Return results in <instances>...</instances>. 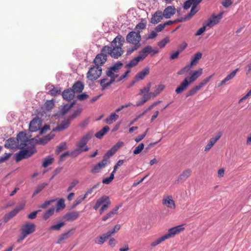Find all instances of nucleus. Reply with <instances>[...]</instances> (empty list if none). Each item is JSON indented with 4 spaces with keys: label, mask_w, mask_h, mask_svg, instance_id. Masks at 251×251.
<instances>
[{
    "label": "nucleus",
    "mask_w": 251,
    "mask_h": 251,
    "mask_svg": "<svg viewBox=\"0 0 251 251\" xmlns=\"http://www.w3.org/2000/svg\"><path fill=\"white\" fill-rule=\"evenodd\" d=\"M41 121L39 119H34L30 123L29 129L31 132H35L40 128Z\"/></svg>",
    "instance_id": "nucleus-13"
},
{
    "label": "nucleus",
    "mask_w": 251,
    "mask_h": 251,
    "mask_svg": "<svg viewBox=\"0 0 251 251\" xmlns=\"http://www.w3.org/2000/svg\"><path fill=\"white\" fill-rule=\"evenodd\" d=\"M145 51V52L147 53V54H151V56H152L155 54H156L158 52V49L157 48H155L153 49L151 46H147L144 48Z\"/></svg>",
    "instance_id": "nucleus-28"
},
{
    "label": "nucleus",
    "mask_w": 251,
    "mask_h": 251,
    "mask_svg": "<svg viewBox=\"0 0 251 251\" xmlns=\"http://www.w3.org/2000/svg\"><path fill=\"white\" fill-rule=\"evenodd\" d=\"M221 135L222 134L221 133H218L215 136L211 138L205 147L204 151H207L211 149L214 145L219 140Z\"/></svg>",
    "instance_id": "nucleus-12"
},
{
    "label": "nucleus",
    "mask_w": 251,
    "mask_h": 251,
    "mask_svg": "<svg viewBox=\"0 0 251 251\" xmlns=\"http://www.w3.org/2000/svg\"><path fill=\"white\" fill-rule=\"evenodd\" d=\"M71 230L67 232L62 234L58 238L57 241H56L57 244H60L61 242L63 240L67 239L69 237V233Z\"/></svg>",
    "instance_id": "nucleus-45"
},
{
    "label": "nucleus",
    "mask_w": 251,
    "mask_h": 251,
    "mask_svg": "<svg viewBox=\"0 0 251 251\" xmlns=\"http://www.w3.org/2000/svg\"><path fill=\"white\" fill-rule=\"evenodd\" d=\"M222 13L218 14L217 16H212L207 21L206 25L211 27L217 24L222 18Z\"/></svg>",
    "instance_id": "nucleus-17"
},
{
    "label": "nucleus",
    "mask_w": 251,
    "mask_h": 251,
    "mask_svg": "<svg viewBox=\"0 0 251 251\" xmlns=\"http://www.w3.org/2000/svg\"><path fill=\"white\" fill-rule=\"evenodd\" d=\"M198 10L197 9L196 6L192 5L190 13L187 15L183 21L189 20L192 16L194 15L198 12Z\"/></svg>",
    "instance_id": "nucleus-42"
},
{
    "label": "nucleus",
    "mask_w": 251,
    "mask_h": 251,
    "mask_svg": "<svg viewBox=\"0 0 251 251\" xmlns=\"http://www.w3.org/2000/svg\"><path fill=\"white\" fill-rule=\"evenodd\" d=\"M103 198H104V202L103 203V204L100 209V214H101L103 211L108 207L109 205L111 203L108 197L103 196Z\"/></svg>",
    "instance_id": "nucleus-29"
},
{
    "label": "nucleus",
    "mask_w": 251,
    "mask_h": 251,
    "mask_svg": "<svg viewBox=\"0 0 251 251\" xmlns=\"http://www.w3.org/2000/svg\"><path fill=\"white\" fill-rule=\"evenodd\" d=\"M163 15L161 11H157L152 16L151 22L153 24H156L163 18Z\"/></svg>",
    "instance_id": "nucleus-20"
},
{
    "label": "nucleus",
    "mask_w": 251,
    "mask_h": 251,
    "mask_svg": "<svg viewBox=\"0 0 251 251\" xmlns=\"http://www.w3.org/2000/svg\"><path fill=\"white\" fill-rule=\"evenodd\" d=\"M66 143H63L59 145L56 150V152L57 154H58L60 152L66 149Z\"/></svg>",
    "instance_id": "nucleus-61"
},
{
    "label": "nucleus",
    "mask_w": 251,
    "mask_h": 251,
    "mask_svg": "<svg viewBox=\"0 0 251 251\" xmlns=\"http://www.w3.org/2000/svg\"><path fill=\"white\" fill-rule=\"evenodd\" d=\"M35 230V226L34 224L26 223L22 228V234L19 236L18 241L24 239L28 235L33 233Z\"/></svg>",
    "instance_id": "nucleus-6"
},
{
    "label": "nucleus",
    "mask_w": 251,
    "mask_h": 251,
    "mask_svg": "<svg viewBox=\"0 0 251 251\" xmlns=\"http://www.w3.org/2000/svg\"><path fill=\"white\" fill-rule=\"evenodd\" d=\"M162 203L168 208L175 209L176 204L175 201L173 200L171 196H167L164 197L162 200Z\"/></svg>",
    "instance_id": "nucleus-15"
},
{
    "label": "nucleus",
    "mask_w": 251,
    "mask_h": 251,
    "mask_svg": "<svg viewBox=\"0 0 251 251\" xmlns=\"http://www.w3.org/2000/svg\"><path fill=\"white\" fill-rule=\"evenodd\" d=\"M144 148V145L143 143L140 144L137 147L135 148L133 151V153L135 154H137L141 152Z\"/></svg>",
    "instance_id": "nucleus-58"
},
{
    "label": "nucleus",
    "mask_w": 251,
    "mask_h": 251,
    "mask_svg": "<svg viewBox=\"0 0 251 251\" xmlns=\"http://www.w3.org/2000/svg\"><path fill=\"white\" fill-rule=\"evenodd\" d=\"M238 71V69H236L234 70H233L232 72H231L229 75H228L224 79V81L226 83L227 81H229L230 80L233 78L236 75V74L237 72Z\"/></svg>",
    "instance_id": "nucleus-39"
},
{
    "label": "nucleus",
    "mask_w": 251,
    "mask_h": 251,
    "mask_svg": "<svg viewBox=\"0 0 251 251\" xmlns=\"http://www.w3.org/2000/svg\"><path fill=\"white\" fill-rule=\"evenodd\" d=\"M64 225H65V223L64 222H61V223H58L56 225L51 226L50 227L49 229L50 230H58Z\"/></svg>",
    "instance_id": "nucleus-54"
},
{
    "label": "nucleus",
    "mask_w": 251,
    "mask_h": 251,
    "mask_svg": "<svg viewBox=\"0 0 251 251\" xmlns=\"http://www.w3.org/2000/svg\"><path fill=\"white\" fill-rule=\"evenodd\" d=\"M109 126H105L95 134V136L99 139H101L109 131Z\"/></svg>",
    "instance_id": "nucleus-31"
},
{
    "label": "nucleus",
    "mask_w": 251,
    "mask_h": 251,
    "mask_svg": "<svg viewBox=\"0 0 251 251\" xmlns=\"http://www.w3.org/2000/svg\"><path fill=\"white\" fill-rule=\"evenodd\" d=\"M92 134L88 133L83 136L77 144V149L74 151V154L78 155L82 151H88V148L86 146L87 142L91 139Z\"/></svg>",
    "instance_id": "nucleus-4"
},
{
    "label": "nucleus",
    "mask_w": 251,
    "mask_h": 251,
    "mask_svg": "<svg viewBox=\"0 0 251 251\" xmlns=\"http://www.w3.org/2000/svg\"><path fill=\"white\" fill-rule=\"evenodd\" d=\"M169 41H170V40H169V37H167L165 38L164 39H163V40H162L161 41H160L158 43V45L160 48H163L166 46V45L167 43H168L169 42Z\"/></svg>",
    "instance_id": "nucleus-55"
},
{
    "label": "nucleus",
    "mask_w": 251,
    "mask_h": 251,
    "mask_svg": "<svg viewBox=\"0 0 251 251\" xmlns=\"http://www.w3.org/2000/svg\"><path fill=\"white\" fill-rule=\"evenodd\" d=\"M53 135L50 136V135H48L46 136L39 140V143L41 145L46 144L48 141H49L51 139L53 138Z\"/></svg>",
    "instance_id": "nucleus-46"
},
{
    "label": "nucleus",
    "mask_w": 251,
    "mask_h": 251,
    "mask_svg": "<svg viewBox=\"0 0 251 251\" xmlns=\"http://www.w3.org/2000/svg\"><path fill=\"white\" fill-rule=\"evenodd\" d=\"M75 102H72L70 104H64L61 109V112L63 115L65 114L67 112V111L70 109L74 105Z\"/></svg>",
    "instance_id": "nucleus-41"
},
{
    "label": "nucleus",
    "mask_w": 251,
    "mask_h": 251,
    "mask_svg": "<svg viewBox=\"0 0 251 251\" xmlns=\"http://www.w3.org/2000/svg\"><path fill=\"white\" fill-rule=\"evenodd\" d=\"M151 83H148L146 87H144L143 89H140L139 94L140 95H142L144 93L149 94V92L151 89Z\"/></svg>",
    "instance_id": "nucleus-49"
},
{
    "label": "nucleus",
    "mask_w": 251,
    "mask_h": 251,
    "mask_svg": "<svg viewBox=\"0 0 251 251\" xmlns=\"http://www.w3.org/2000/svg\"><path fill=\"white\" fill-rule=\"evenodd\" d=\"M33 139H30L25 132H20L17 135V149L21 150L17 157H29L36 152Z\"/></svg>",
    "instance_id": "nucleus-1"
},
{
    "label": "nucleus",
    "mask_w": 251,
    "mask_h": 251,
    "mask_svg": "<svg viewBox=\"0 0 251 251\" xmlns=\"http://www.w3.org/2000/svg\"><path fill=\"white\" fill-rule=\"evenodd\" d=\"M55 201V200L54 199L46 201L43 203L41 204L39 206V207L43 209H45L47 208L49 205H50L52 202H54Z\"/></svg>",
    "instance_id": "nucleus-59"
},
{
    "label": "nucleus",
    "mask_w": 251,
    "mask_h": 251,
    "mask_svg": "<svg viewBox=\"0 0 251 251\" xmlns=\"http://www.w3.org/2000/svg\"><path fill=\"white\" fill-rule=\"evenodd\" d=\"M176 8L174 6H168L164 10L163 15L166 18H170L176 13Z\"/></svg>",
    "instance_id": "nucleus-16"
},
{
    "label": "nucleus",
    "mask_w": 251,
    "mask_h": 251,
    "mask_svg": "<svg viewBox=\"0 0 251 251\" xmlns=\"http://www.w3.org/2000/svg\"><path fill=\"white\" fill-rule=\"evenodd\" d=\"M139 61H140L137 58V57H135L130 60V62L125 66V67L128 68L133 67L136 66Z\"/></svg>",
    "instance_id": "nucleus-36"
},
{
    "label": "nucleus",
    "mask_w": 251,
    "mask_h": 251,
    "mask_svg": "<svg viewBox=\"0 0 251 251\" xmlns=\"http://www.w3.org/2000/svg\"><path fill=\"white\" fill-rule=\"evenodd\" d=\"M143 20H142V22L137 24L135 27V29L137 30L138 32V29L142 30L146 28V23L143 22Z\"/></svg>",
    "instance_id": "nucleus-60"
},
{
    "label": "nucleus",
    "mask_w": 251,
    "mask_h": 251,
    "mask_svg": "<svg viewBox=\"0 0 251 251\" xmlns=\"http://www.w3.org/2000/svg\"><path fill=\"white\" fill-rule=\"evenodd\" d=\"M203 70L202 68H200L197 71L193 72L189 77H188L189 81L191 83L194 82L202 74Z\"/></svg>",
    "instance_id": "nucleus-21"
},
{
    "label": "nucleus",
    "mask_w": 251,
    "mask_h": 251,
    "mask_svg": "<svg viewBox=\"0 0 251 251\" xmlns=\"http://www.w3.org/2000/svg\"><path fill=\"white\" fill-rule=\"evenodd\" d=\"M124 38L121 35L117 36L111 42L112 47L105 46L101 50V52L109 54L112 57L118 58L124 52L122 47Z\"/></svg>",
    "instance_id": "nucleus-2"
},
{
    "label": "nucleus",
    "mask_w": 251,
    "mask_h": 251,
    "mask_svg": "<svg viewBox=\"0 0 251 251\" xmlns=\"http://www.w3.org/2000/svg\"><path fill=\"white\" fill-rule=\"evenodd\" d=\"M123 66V63L120 62H118L116 64H115L112 67H110L109 69L114 72L116 73Z\"/></svg>",
    "instance_id": "nucleus-50"
},
{
    "label": "nucleus",
    "mask_w": 251,
    "mask_h": 251,
    "mask_svg": "<svg viewBox=\"0 0 251 251\" xmlns=\"http://www.w3.org/2000/svg\"><path fill=\"white\" fill-rule=\"evenodd\" d=\"M84 89V85L82 83L79 81L76 82L73 86L72 90L74 93H80Z\"/></svg>",
    "instance_id": "nucleus-26"
},
{
    "label": "nucleus",
    "mask_w": 251,
    "mask_h": 251,
    "mask_svg": "<svg viewBox=\"0 0 251 251\" xmlns=\"http://www.w3.org/2000/svg\"><path fill=\"white\" fill-rule=\"evenodd\" d=\"M105 52H101L97 55L95 59L94 60V63L97 66H100L103 65L107 60V55Z\"/></svg>",
    "instance_id": "nucleus-9"
},
{
    "label": "nucleus",
    "mask_w": 251,
    "mask_h": 251,
    "mask_svg": "<svg viewBox=\"0 0 251 251\" xmlns=\"http://www.w3.org/2000/svg\"><path fill=\"white\" fill-rule=\"evenodd\" d=\"M107 232L103 234L101 236L96 238L95 240V243L97 244L101 245L103 244L106 240L110 236Z\"/></svg>",
    "instance_id": "nucleus-24"
},
{
    "label": "nucleus",
    "mask_w": 251,
    "mask_h": 251,
    "mask_svg": "<svg viewBox=\"0 0 251 251\" xmlns=\"http://www.w3.org/2000/svg\"><path fill=\"white\" fill-rule=\"evenodd\" d=\"M150 73V69L149 67H146L142 71L139 72L135 76L136 80L143 79L145 76Z\"/></svg>",
    "instance_id": "nucleus-22"
},
{
    "label": "nucleus",
    "mask_w": 251,
    "mask_h": 251,
    "mask_svg": "<svg viewBox=\"0 0 251 251\" xmlns=\"http://www.w3.org/2000/svg\"><path fill=\"white\" fill-rule=\"evenodd\" d=\"M16 215V209H14L12 211L8 214H6L4 218L3 221L5 223L7 222L10 219L14 217Z\"/></svg>",
    "instance_id": "nucleus-38"
},
{
    "label": "nucleus",
    "mask_w": 251,
    "mask_h": 251,
    "mask_svg": "<svg viewBox=\"0 0 251 251\" xmlns=\"http://www.w3.org/2000/svg\"><path fill=\"white\" fill-rule=\"evenodd\" d=\"M140 32V31H138V32L132 31L128 33L126 35V42L134 45L133 47L127 48V54H131L134 51L136 50L141 46L140 42L141 40V37Z\"/></svg>",
    "instance_id": "nucleus-3"
},
{
    "label": "nucleus",
    "mask_w": 251,
    "mask_h": 251,
    "mask_svg": "<svg viewBox=\"0 0 251 251\" xmlns=\"http://www.w3.org/2000/svg\"><path fill=\"white\" fill-rule=\"evenodd\" d=\"M104 202V198H103V197H102L97 200L95 205L94 206V209L96 210H97L99 208V207L101 205H102Z\"/></svg>",
    "instance_id": "nucleus-53"
},
{
    "label": "nucleus",
    "mask_w": 251,
    "mask_h": 251,
    "mask_svg": "<svg viewBox=\"0 0 251 251\" xmlns=\"http://www.w3.org/2000/svg\"><path fill=\"white\" fill-rule=\"evenodd\" d=\"M106 75L110 77H115L117 78L118 76V75L115 74L114 72L112 70L108 69V70L106 71Z\"/></svg>",
    "instance_id": "nucleus-63"
},
{
    "label": "nucleus",
    "mask_w": 251,
    "mask_h": 251,
    "mask_svg": "<svg viewBox=\"0 0 251 251\" xmlns=\"http://www.w3.org/2000/svg\"><path fill=\"white\" fill-rule=\"evenodd\" d=\"M119 118V115L115 113H111L110 116L106 118L105 122L108 124H111L116 121Z\"/></svg>",
    "instance_id": "nucleus-33"
},
{
    "label": "nucleus",
    "mask_w": 251,
    "mask_h": 251,
    "mask_svg": "<svg viewBox=\"0 0 251 251\" xmlns=\"http://www.w3.org/2000/svg\"><path fill=\"white\" fill-rule=\"evenodd\" d=\"M192 171L188 169L184 171L178 176L177 181L183 182L185 181L191 175Z\"/></svg>",
    "instance_id": "nucleus-23"
},
{
    "label": "nucleus",
    "mask_w": 251,
    "mask_h": 251,
    "mask_svg": "<svg viewBox=\"0 0 251 251\" xmlns=\"http://www.w3.org/2000/svg\"><path fill=\"white\" fill-rule=\"evenodd\" d=\"M80 213V212L75 211L68 212L64 215L63 219L67 221H74L79 217Z\"/></svg>",
    "instance_id": "nucleus-11"
},
{
    "label": "nucleus",
    "mask_w": 251,
    "mask_h": 251,
    "mask_svg": "<svg viewBox=\"0 0 251 251\" xmlns=\"http://www.w3.org/2000/svg\"><path fill=\"white\" fill-rule=\"evenodd\" d=\"M79 183V181L77 179L73 180L71 183L70 186L67 188V192H69L72 190V189L78 183Z\"/></svg>",
    "instance_id": "nucleus-62"
},
{
    "label": "nucleus",
    "mask_w": 251,
    "mask_h": 251,
    "mask_svg": "<svg viewBox=\"0 0 251 251\" xmlns=\"http://www.w3.org/2000/svg\"><path fill=\"white\" fill-rule=\"evenodd\" d=\"M70 122L69 119L64 120L62 121L59 125H58L55 128V130L61 131L69 126Z\"/></svg>",
    "instance_id": "nucleus-25"
},
{
    "label": "nucleus",
    "mask_w": 251,
    "mask_h": 251,
    "mask_svg": "<svg viewBox=\"0 0 251 251\" xmlns=\"http://www.w3.org/2000/svg\"><path fill=\"white\" fill-rule=\"evenodd\" d=\"M50 93L52 96H55L60 94L61 89L58 87H53L50 91Z\"/></svg>",
    "instance_id": "nucleus-56"
},
{
    "label": "nucleus",
    "mask_w": 251,
    "mask_h": 251,
    "mask_svg": "<svg viewBox=\"0 0 251 251\" xmlns=\"http://www.w3.org/2000/svg\"><path fill=\"white\" fill-rule=\"evenodd\" d=\"M54 212V208L53 207L50 208L49 210L46 211L43 214V217L45 220H47L51 216H52Z\"/></svg>",
    "instance_id": "nucleus-37"
},
{
    "label": "nucleus",
    "mask_w": 251,
    "mask_h": 251,
    "mask_svg": "<svg viewBox=\"0 0 251 251\" xmlns=\"http://www.w3.org/2000/svg\"><path fill=\"white\" fill-rule=\"evenodd\" d=\"M102 68L100 66H93L88 70L87 74V78L90 81L98 79L101 75Z\"/></svg>",
    "instance_id": "nucleus-5"
},
{
    "label": "nucleus",
    "mask_w": 251,
    "mask_h": 251,
    "mask_svg": "<svg viewBox=\"0 0 251 251\" xmlns=\"http://www.w3.org/2000/svg\"><path fill=\"white\" fill-rule=\"evenodd\" d=\"M121 206L122 204L116 206L112 210L109 211L105 216L102 217V220L103 221H106L108 219L113 217L115 215L117 214L118 210Z\"/></svg>",
    "instance_id": "nucleus-18"
},
{
    "label": "nucleus",
    "mask_w": 251,
    "mask_h": 251,
    "mask_svg": "<svg viewBox=\"0 0 251 251\" xmlns=\"http://www.w3.org/2000/svg\"><path fill=\"white\" fill-rule=\"evenodd\" d=\"M54 104V102L52 100H48L45 103V108L47 110L50 111L52 109Z\"/></svg>",
    "instance_id": "nucleus-48"
},
{
    "label": "nucleus",
    "mask_w": 251,
    "mask_h": 251,
    "mask_svg": "<svg viewBox=\"0 0 251 251\" xmlns=\"http://www.w3.org/2000/svg\"><path fill=\"white\" fill-rule=\"evenodd\" d=\"M6 148L14 149L16 148V140L14 138H10L7 140L4 144Z\"/></svg>",
    "instance_id": "nucleus-30"
},
{
    "label": "nucleus",
    "mask_w": 251,
    "mask_h": 251,
    "mask_svg": "<svg viewBox=\"0 0 251 251\" xmlns=\"http://www.w3.org/2000/svg\"><path fill=\"white\" fill-rule=\"evenodd\" d=\"M114 178V173L112 172L108 177H106L103 179L102 183L106 184H109Z\"/></svg>",
    "instance_id": "nucleus-51"
},
{
    "label": "nucleus",
    "mask_w": 251,
    "mask_h": 251,
    "mask_svg": "<svg viewBox=\"0 0 251 251\" xmlns=\"http://www.w3.org/2000/svg\"><path fill=\"white\" fill-rule=\"evenodd\" d=\"M199 90H200L199 88H198L196 85L187 92L186 94V97H188L189 96H193L196 94Z\"/></svg>",
    "instance_id": "nucleus-44"
},
{
    "label": "nucleus",
    "mask_w": 251,
    "mask_h": 251,
    "mask_svg": "<svg viewBox=\"0 0 251 251\" xmlns=\"http://www.w3.org/2000/svg\"><path fill=\"white\" fill-rule=\"evenodd\" d=\"M165 86L163 84H160L155 87V90L153 92H151L152 97H155L159 95L165 88Z\"/></svg>",
    "instance_id": "nucleus-32"
},
{
    "label": "nucleus",
    "mask_w": 251,
    "mask_h": 251,
    "mask_svg": "<svg viewBox=\"0 0 251 251\" xmlns=\"http://www.w3.org/2000/svg\"><path fill=\"white\" fill-rule=\"evenodd\" d=\"M214 75H211L204 79H203L201 82H200L197 86L199 89H201L203 87H204L208 82H209L211 78Z\"/></svg>",
    "instance_id": "nucleus-35"
},
{
    "label": "nucleus",
    "mask_w": 251,
    "mask_h": 251,
    "mask_svg": "<svg viewBox=\"0 0 251 251\" xmlns=\"http://www.w3.org/2000/svg\"><path fill=\"white\" fill-rule=\"evenodd\" d=\"M202 53L200 52H197L191 58V61L190 64V68H191L193 66L196 65L198 63V61L201 58Z\"/></svg>",
    "instance_id": "nucleus-27"
},
{
    "label": "nucleus",
    "mask_w": 251,
    "mask_h": 251,
    "mask_svg": "<svg viewBox=\"0 0 251 251\" xmlns=\"http://www.w3.org/2000/svg\"><path fill=\"white\" fill-rule=\"evenodd\" d=\"M48 185V183H43L39 184L34 191L32 194V197H34L36 194L40 193Z\"/></svg>",
    "instance_id": "nucleus-34"
},
{
    "label": "nucleus",
    "mask_w": 251,
    "mask_h": 251,
    "mask_svg": "<svg viewBox=\"0 0 251 251\" xmlns=\"http://www.w3.org/2000/svg\"><path fill=\"white\" fill-rule=\"evenodd\" d=\"M62 96L64 99L70 101L74 98L75 93L71 88H69L64 90L62 93Z\"/></svg>",
    "instance_id": "nucleus-19"
},
{
    "label": "nucleus",
    "mask_w": 251,
    "mask_h": 251,
    "mask_svg": "<svg viewBox=\"0 0 251 251\" xmlns=\"http://www.w3.org/2000/svg\"><path fill=\"white\" fill-rule=\"evenodd\" d=\"M110 162L107 158H104L102 161L93 167L91 170V173L95 174L100 172V171L104 168Z\"/></svg>",
    "instance_id": "nucleus-7"
},
{
    "label": "nucleus",
    "mask_w": 251,
    "mask_h": 251,
    "mask_svg": "<svg viewBox=\"0 0 251 251\" xmlns=\"http://www.w3.org/2000/svg\"><path fill=\"white\" fill-rule=\"evenodd\" d=\"M54 158H47L44 160L43 162V167L44 168L47 167L49 165H50L53 161Z\"/></svg>",
    "instance_id": "nucleus-57"
},
{
    "label": "nucleus",
    "mask_w": 251,
    "mask_h": 251,
    "mask_svg": "<svg viewBox=\"0 0 251 251\" xmlns=\"http://www.w3.org/2000/svg\"><path fill=\"white\" fill-rule=\"evenodd\" d=\"M85 199L82 196H80L76 199L72 206V208H75L77 205L80 203Z\"/></svg>",
    "instance_id": "nucleus-47"
},
{
    "label": "nucleus",
    "mask_w": 251,
    "mask_h": 251,
    "mask_svg": "<svg viewBox=\"0 0 251 251\" xmlns=\"http://www.w3.org/2000/svg\"><path fill=\"white\" fill-rule=\"evenodd\" d=\"M191 83L189 81L188 77H187L180 83L179 85L176 88L175 92L176 94H179L185 91L189 85Z\"/></svg>",
    "instance_id": "nucleus-10"
},
{
    "label": "nucleus",
    "mask_w": 251,
    "mask_h": 251,
    "mask_svg": "<svg viewBox=\"0 0 251 251\" xmlns=\"http://www.w3.org/2000/svg\"><path fill=\"white\" fill-rule=\"evenodd\" d=\"M145 50L144 48H143L139 53L138 56H137V58L139 59L140 61L143 60L147 56L148 54L146 52H145Z\"/></svg>",
    "instance_id": "nucleus-52"
},
{
    "label": "nucleus",
    "mask_w": 251,
    "mask_h": 251,
    "mask_svg": "<svg viewBox=\"0 0 251 251\" xmlns=\"http://www.w3.org/2000/svg\"><path fill=\"white\" fill-rule=\"evenodd\" d=\"M166 239L164 237V236L163 235L162 236L158 238V239L155 240L154 241H152L151 243V246L152 247H154L158 245V244H160L161 242L165 240Z\"/></svg>",
    "instance_id": "nucleus-43"
},
{
    "label": "nucleus",
    "mask_w": 251,
    "mask_h": 251,
    "mask_svg": "<svg viewBox=\"0 0 251 251\" xmlns=\"http://www.w3.org/2000/svg\"><path fill=\"white\" fill-rule=\"evenodd\" d=\"M142 95L143 97L141 98V99L144 100L143 102H146L148 100L150 99L151 97H152L151 93L147 94H143Z\"/></svg>",
    "instance_id": "nucleus-64"
},
{
    "label": "nucleus",
    "mask_w": 251,
    "mask_h": 251,
    "mask_svg": "<svg viewBox=\"0 0 251 251\" xmlns=\"http://www.w3.org/2000/svg\"><path fill=\"white\" fill-rule=\"evenodd\" d=\"M65 207L64 200L60 199L57 201L56 204V211H59L60 210L63 209Z\"/></svg>",
    "instance_id": "nucleus-40"
},
{
    "label": "nucleus",
    "mask_w": 251,
    "mask_h": 251,
    "mask_svg": "<svg viewBox=\"0 0 251 251\" xmlns=\"http://www.w3.org/2000/svg\"><path fill=\"white\" fill-rule=\"evenodd\" d=\"M184 227L183 225H179L172 228H170L167 233L164 234L163 236L166 239H168L172 237H173L176 234H178L180 231L184 230Z\"/></svg>",
    "instance_id": "nucleus-8"
},
{
    "label": "nucleus",
    "mask_w": 251,
    "mask_h": 251,
    "mask_svg": "<svg viewBox=\"0 0 251 251\" xmlns=\"http://www.w3.org/2000/svg\"><path fill=\"white\" fill-rule=\"evenodd\" d=\"M123 145V142H118L113 147H112V148L110 150H109L106 152L104 157H111L113 156L115 153V152Z\"/></svg>",
    "instance_id": "nucleus-14"
}]
</instances>
